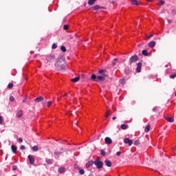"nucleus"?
<instances>
[{"label": "nucleus", "mask_w": 176, "mask_h": 176, "mask_svg": "<svg viewBox=\"0 0 176 176\" xmlns=\"http://www.w3.org/2000/svg\"><path fill=\"white\" fill-rule=\"evenodd\" d=\"M65 65H67V63L63 58H60L59 59H58L57 62L55 63V67L59 71L65 70Z\"/></svg>", "instance_id": "nucleus-1"}, {"label": "nucleus", "mask_w": 176, "mask_h": 176, "mask_svg": "<svg viewBox=\"0 0 176 176\" xmlns=\"http://www.w3.org/2000/svg\"><path fill=\"white\" fill-rule=\"evenodd\" d=\"M107 74H102L100 76H96V74H92L91 76V80H93L94 82H104V80H105V78H107Z\"/></svg>", "instance_id": "nucleus-2"}, {"label": "nucleus", "mask_w": 176, "mask_h": 176, "mask_svg": "<svg viewBox=\"0 0 176 176\" xmlns=\"http://www.w3.org/2000/svg\"><path fill=\"white\" fill-rule=\"evenodd\" d=\"M94 164H95L96 168L98 170L104 167V162H101V158H100V157H96V160L94 162Z\"/></svg>", "instance_id": "nucleus-3"}, {"label": "nucleus", "mask_w": 176, "mask_h": 176, "mask_svg": "<svg viewBox=\"0 0 176 176\" xmlns=\"http://www.w3.org/2000/svg\"><path fill=\"white\" fill-rule=\"evenodd\" d=\"M55 58L56 57L53 54H50L48 56H46V58H45L46 64L54 61Z\"/></svg>", "instance_id": "nucleus-4"}, {"label": "nucleus", "mask_w": 176, "mask_h": 176, "mask_svg": "<svg viewBox=\"0 0 176 176\" xmlns=\"http://www.w3.org/2000/svg\"><path fill=\"white\" fill-rule=\"evenodd\" d=\"M137 61H138V56L133 55L129 58V63L130 65H131V64H134L137 63Z\"/></svg>", "instance_id": "nucleus-5"}, {"label": "nucleus", "mask_w": 176, "mask_h": 176, "mask_svg": "<svg viewBox=\"0 0 176 176\" xmlns=\"http://www.w3.org/2000/svg\"><path fill=\"white\" fill-rule=\"evenodd\" d=\"M142 68V62H139L138 63V66H137V68H136V72H141V69Z\"/></svg>", "instance_id": "nucleus-6"}, {"label": "nucleus", "mask_w": 176, "mask_h": 176, "mask_svg": "<svg viewBox=\"0 0 176 176\" xmlns=\"http://www.w3.org/2000/svg\"><path fill=\"white\" fill-rule=\"evenodd\" d=\"M124 142L125 144H128L129 146H131L133 145V140H130L129 138H126L124 140Z\"/></svg>", "instance_id": "nucleus-7"}, {"label": "nucleus", "mask_w": 176, "mask_h": 176, "mask_svg": "<svg viewBox=\"0 0 176 176\" xmlns=\"http://www.w3.org/2000/svg\"><path fill=\"white\" fill-rule=\"evenodd\" d=\"M93 164H94V162L93 160H90L86 164L85 167L86 168H90Z\"/></svg>", "instance_id": "nucleus-8"}, {"label": "nucleus", "mask_w": 176, "mask_h": 176, "mask_svg": "<svg viewBox=\"0 0 176 176\" xmlns=\"http://www.w3.org/2000/svg\"><path fill=\"white\" fill-rule=\"evenodd\" d=\"M104 142L106 144H107V145H111V144H112V139H111L109 137H107L104 138Z\"/></svg>", "instance_id": "nucleus-9"}, {"label": "nucleus", "mask_w": 176, "mask_h": 176, "mask_svg": "<svg viewBox=\"0 0 176 176\" xmlns=\"http://www.w3.org/2000/svg\"><path fill=\"white\" fill-rule=\"evenodd\" d=\"M28 159L30 160V163L31 164H34V163H35V158H34V156L30 155H28Z\"/></svg>", "instance_id": "nucleus-10"}, {"label": "nucleus", "mask_w": 176, "mask_h": 176, "mask_svg": "<svg viewBox=\"0 0 176 176\" xmlns=\"http://www.w3.org/2000/svg\"><path fill=\"white\" fill-rule=\"evenodd\" d=\"M104 163L107 167H112V162L109 160H105Z\"/></svg>", "instance_id": "nucleus-11"}, {"label": "nucleus", "mask_w": 176, "mask_h": 176, "mask_svg": "<svg viewBox=\"0 0 176 176\" xmlns=\"http://www.w3.org/2000/svg\"><path fill=\"white\" fill-rule=\"evenodd\" d=\"M155 46H156V42L155 41H151L148 43V47H151V49H153V47H155Z\"/></svg>", "instance_id": "nucleus-12"}, {"label": "nucleus", "mask_w": 176, "mask_h": 176, "mask_svg": "<svg viewBox=\"0 0 176 176\" xmlns=\"http://www.w3.org/2000/svg\"><path fill=\"white\" fill-rule=\"evenodd\" d=\"M44 98L43 96H39L34 99L35 102H41V101H43Z\"/></svg>", "instance_id": "nucleus-13"}, {"label": "nucleus", "mask_w": 176, "mask_h": 176, "mask_svg": "<svg viewBox=\"0 0 176 176\" xmlns=\"http://www.w3.org/2000/svg\"><path fill=\"white\" fill-rule=\"evenodd\" d=\"M165 119L167 122H169V123H173V122H174V118L173 117H165Z\"/></svg>", "instance_id": "nucleus-14"}, {"label": "nucleus", "mask_w": 176, "mask_h": 176, "mask_svg": "<svg viewBox=\"0 0 176 176\" xmlns=\"http://www.w3.org/2000/svg\"><path fill=\"white\" fill-rule=\"evenodd\" d=\"M80 79V77L77 76V77H75L74 78H72V82H73L74 83H76V82H79Z\"/></svg>", "instance_id": "nucleus-15"}, {"label": "nucleus", "mask_w": 176, "mask_h": 176, "mask_svg": "<svg viewBox=\"0 0 176 176\" xmlns=\"http://www.w3.org/2000/svg\"><path fill=\"white\" fill-rule=\"evenodd\" d=\"M23 116V110H19L16 113V118H21Z\"/></svg>", "instance_id": "nucleus-16"}, {"label": "nucleus", "mask_w": 176, "mask_h": 176, "mask_svg": "<svg viewBox=\"0 0 176 176\" xmlns=\"http://www.w3.org/2000/svg\"><path fill=\"white\" fill-rule=\"evenodd\" d=\"M132 5H136L137 6H140V3L137 0H131Z\"/></svg>", "instance_id": "nucleus-17"}, {"label": "nucleus", "mask_w": 176, "mask_h": 176, "mask_svg": "<svg viewBox=\"0 0 176 176\" xmlns=\"http://www.w3.org/2000/svg\"><path fill=\"white\" fill-rule=\"evenodd\" d=\"M11 149H12L13 153H17V148H16V146H14V145L11 146Z\"/></svg>", "instance_id": "nucleus-18"}, {"label": "nucleus", "mask_w": 176, "mask_h": 176, "mask_svg": "<svg viewBox=\"0 0 176 176\" xmlns=\"http://www.w3.org/2000/svg\"><path fill=\"white\" fill-rule=\"evenodd\" d=\"M120 127L122 130H127L129 129V126L126 124H121Z\"/></svg>", "instance_id": "nucleus-19"}, {"label": "nucleus", "mask_w": 176, "mask_h": 176, "mask_svg": "<svg viewBox=\"0 0 176 176\" xmlns=\"http://www.w3.org/2000/svg\"><path fill=\"white\" fill-rule=\"evenodd\" d=\"M33 152H38V151H39V147L38 146H34L32 148Z\"/></svg>", "instance_id": "nucleus-20"}, {"label": "nucleus", "mask_w": 176, "mask_h": 176, "mask_svg": "<svg viewBox=\"0 0 176 176\" xmlns=\"http://www.w3.org/2000/svg\"><path fill=\"white\" fill-rule=\"evenodd\" d=\"M98 72L100 75H105V73L107 72V69H100Z\"/></svg>", "instance_id": "nucleus-21"}, {"label": "nucleus", "mask_w": 176, "mask_h": 176, "mask_svg": "<svg viewBox=\"0 0 176 176\" xmlns=\"http://www.w3.org/2000/svg\"><path fill=\"white\" fill-rule=\"evenodd\" d=\"M150 130H151V124H148L145 128L144 131L145 133H148Z\"/></svg>", "instance_id": "nucleus-22"}, {"label": "nucleus", "mask_w": 176, "mask_h": 176, "mask_svg": "<svg viewBox=\"0 0 176 176\" xmlns=\"http://www.w3.org/2000/svg\"><path fill=\"white\" fill-rule=\"evenodd\" d=\"M64 171H65V168L62 167V168H58V173H59V174H63V173H64Z\"/></svg>", "instance_id": "nucleus-23"}, {"label": "nucleus", "mask_w": 176, "mask_h": 176, "mask_svg": "<svg viewBox=\"0 0 176 176\" xmlns=\"http://www.w3.org/2000/svg\"><path fill=\"white\" fill-rule=\"evenodd\" d=\"M97 0H89L88 1V5H89L90 6H91Z\"/></svg>", "instance_id": "nucleus-24"}, {"label": "nucleus", "mask_w": 176, "mask_h": 176, "mask_svg": "<svg viewBox=\"0 0 176 176\" xmlns=\"http://www.w3.org/2000/svg\"><path fill=\"white\" fill-rule=\"evenodd\" d=\"M142 54H143V56H148V53L146 50H142Z\"/></svg>", "instance_id": "nucleus-25"}, {"label": "nucleus", "mask_w": 176, "mask_h": 176, "mask_svg": "<svg viewBox=\"0 0 176 176\" xmlns=\"http://www.w3.org/2000/svg\"><path fill=\"white\" fill-rule=\"evenodd\" d=\"M110 113H111V110L108 109L105 115V118H107V119H108V118L109 117Z\"/></svg>", "instance_id": "nucleus-26"}, {"label": "nucleus", "mask_w": 176, "mask_h": 176, "mask_svg": "<svg viewBox=\"0 0 176 176\" xmlns=\"http://www.w3.org/2000/svg\"><path fill=\"white\" fill-rule=\"evenodd\" d=\"M94 9L95 10H100V9H102V7H101V6H95L94 7Z\"/></svg>", "instance_id": "nucleus-27"}, {"label": "nucleus", "mask_w": 176, "mask_h": 176, "mask_svg": "<svg viewBox=\"0 0 176 176\" xmlns=\"http://www.w3.org/2000/svg\"><path fill=\"white\" fill-rule=\"evenodd\" d=\"M60 50H61L62 52H67V48L65 47V46H61Z\"/></svg>", "instance_id": "nucleus-28"}, {"label": "nucleus", "mask_w": 176, "mask_h": 176, "mask_svg": "<svg viewBox=\"0 0 176 176\" xmlns=\"http://www.w3.org/2000/svg\"><path fill=\"white\" fill-rule=\"evenodd\" d=\"M165 3V1H159L157 5H161V6H163V5H164Z\"/></svg>", "instance_id": "nucleus-29"}, {"label": "nucleus", "mask_w": 176, "mask_h": 176, "mask_svg": "<svg viewBox=\"0 0 176 176\" xmlns=\"http://www.w3.org/2000/svg\"><path fill=\"white\" fill-rule=\"evenodd\" d=\"M118 62V59L117 58H114L112 65L113 67H115V65H116V63Z\"/></svg>", "instance_id": "nucleus-30"}, {"label": "nucleus", "mask_w": 176, "mask_h": 176, "mask_svg": "<svg viewBox=\"0 0 176 176\" xmlns=\"http://www.w3.org/2000/svg\"><path fill=\"white\" fill-rule=\"evenodd\" d=\"M8 89H13V83L10 82L8 85Z\"/></svg>", "instance_id": "nucleus-31"}, {"label": "nucleus", "mask_w": 176, "mask_h": 176, "mask_svg": "<svg viewBox=\"0 0 176 176\" xmlns=\"http://www.w3.org/2000/svg\"><path fill=\"white\" fill-rule=\"evenodd\" d=\"M79 174H80V175H83V174H85V170L80 169L79 170Z\"/></svg>", "instance_id": "nucleus-32"}, {"label": "nucleus", "mask_w": 176, "mask_h": 176, "mask_svg": "<svg viewBox=\"0 0 176 176\" xmlns=\"http://www.w3.org/2000/svg\"><path fill=\"white\" fill-rule=\"evenodd\" d=\"M100 155H102V156H105V155H106L105 151L101 150L100 151Z\"/></svg>", "instance_id": "nucleus-33"}, {"label": "nucleus", "mask_w": 176, "mask_h": 176, "mask_svg": "<svg viewBox=\"0 0 176 176\" xmlns=\"http://www.w3.org/2000/svg\"><path fill=\"white\" fill-rule=\"evenodd\" d=\"M52 49H57V44L54 43V44L52 45Z\"/></svg>", "instance_id": "nucleus-34"}, {"label": "nucleus", "mask_w": 176, "mask_h": 176, "mask_svg": "<svg viewBox=\"0 0 176 176\" xmlns=\"http://www.w3.org/2000/svg\"><path fill=\"white\" fill-rule=\"evenodd\" d=\"M125 82H126V80H124V79H121L120 80V84L121 85H124Z\"/></svg>", "instance_id": "nucleus-35"}, {"label": "nucleus", "mask_w": 176, "mask_h": 176, "mask_svg": "<svg viewBox=\"0 0 176 176\" xmlns=\"http://www.w3.org/2000/svg\"><path fill=\"white\" fill-rule=\"evenodd\" d=\"M133 144L134 145H140V140H135Z\"/></svg>", "instance_id": "nucleus-36"}, {"label": "nucleus", "mask_w": 176, "mask_h": 176, "mask_svg": "<svg viewBox=\"0 0 176 176\" xmlns=\"http://www.w3.org/2000/svg\"><path fill=\"white\" fill-rule=\"evenodd\" d=\"M3 123V118L2 116H0V124H2Z\"/></svg>", "instance_id": "nucleus-37"}, {"label": "nucleus", "mask_w": 176, "mask_h": 176, "mask_svg": "<svg viewBox=\"0 0 176 176\" xmlns=\"http://www.w3.org/2000/svg\"><path fill=\"white\" fill-rule=\"evenodd\" d=\"M54 155H55L56 156H58V155H61V152L55 151V152H54Z\"/></svg>", "instance_id": "nucleus-38"}, {"label": "nucleus", "mask_w": 176, "mask_h": 176, "mask_svg": "<svg viewBox=\"0 0 176 176\" xmlns=\"http://www.w3.org/2000/svg\"><path fill=\"white\" fill-rule=\"evenodd\" d=\"M68 28H69L68 25H65L63 26V30H68Z\"/></svg>", "instance_id": "nucleus-39"}, {"label": "nucleus", "mask_w": 176, "mask_h": 176, "mask_svg": "<svg viewBox=\"0 0 176 176\" xmlns=\"http://www.w3.org/2000/svg\"><path fill=\"white\" fill-rule=\"evenodd\" d=\"M12 170L14 171H16V170H17V166H16V165L12 166Z\"/></svg>", "instance_id": "nucleus-40"}, {"label": "nucleus", "mask_w": 176, "mask_h": 176, "mask_svg": "<svg viewBox=\"0 0 176 176\" xmlns=\"http://www.w3.org/2000/svg\"><path fill=\"white\" fill-rule=\"evenodd\" d=\"M170 79H174V78H176V74H174L173 75L170 76Z\"/></svg>", "instance_id": "nucleus-41"}, {"label": "nucleus", "mask_w": 176, "mask_h": 176, "mask_svg": "<svg viewBox=\"0 0 176 176\" xmlns=\"http://www.w3.org/2000/svg\"><path fill=\"white\" fill-rule=\"evenodd\" d=\"M10 101H11V102L14 101V97L10 96Z\"/></svg>", "instance_id": "nucleus-42"}, {"label": "nucleus", "mask_w": 176, "mask_h": 176, "mask_svg": "<svg viewBox=\"0 0 176 176\" xmlns=\"http://www.w3.org/2000/svg\"><path fill=\"white\" fill-rule=\"evenodd\" d=\"M52 102H52V101H49V102L47 103V107H50V105H52Z\"/></svg>", "instance_id": "nucleus-43"}, {"label": "nucleus", "mask_w": 176, "mask_h": 176, "mask_svg": "<svg viewBox=\"0 0 176 176\" xmlns=\"http://www.w3.org/2000/svg\"><path fill=\"white\" fill-rule=\"evenodd\" d=\"M20 149H21V151H24L25 149V146H21Z\"/></svg>", "instance_id": "nucleus-44"}, {"label": "nucleus", "mask_w": 176, "mask_h": 176, "mask_svg": "<svg viewBox=\"0 0 176 176\" xmlns=\"http://www.w3.org/2000/svg\"><path fill=\"white\" fill-rule=\"evenodd\" d=\"M157 109V107H155L153 108V112H156V110Z\"/></svg>", "instance_id": "nucleus-45"}, {"label": "nucleus", "mask_w": 176, "mask_h": 176, "mask_svg": "<svg viewBox=\"0 0 176 176\" xmlns=\"http://www.w3.org/2000/svg\"><path fill=\"white\" fill-rule=\"evenodd\" d=\"M116 155H117L118 156H120V155H122V152L118 151V152L116 153Z\"/></svg>", "instance_id": "nucleus-46"}, {"label": "nucleus", "mask_w": 176, "mask_h": 176, "mask_svg": "<svg viewBox=\"0 0 176 176\" xmlns=\"http://www.w3.org/2000/svg\"><path fill=\"white\" fill-rule=\"evenodd\" d=\"M47 163L48 164H52V160H47Z\"/></svg>", "instance_id": "nucleus-47"}, {"label": "nucleus", "mask_w": 176, "mask_h": 176, "mask_svg": "<svg viewBox=\"0 0 176 176\" xmlns=\"http://www.w3.org/2000/svg\"><path fill=\"white\" fill-rule=\"evenodd\" d=\"M168 23H169V24H171V23H173V20H171V19H168Z\"/></svg>", "instance_id": "nucleus-48"}, {"label": "nucleus", "mask_w": 176, "mask_h": 176, "mask_svg": "<svg viewBox=\"0 0 176 176\" xmlns=\"http://www.w3.org/2000/svg\"><path fill=\"white\" fill-rule=\"evenodd\" d=\"M153 36V34H150L149 36H148L147 37L149 39V38H152Z\"/></svg>", "instance_id": "nucleus-49"}, {"label": "nucleus", "mask_w": 176, "mask_h": 176, "mask_svg": "<svg viewBox=\"0 0 176 176\" xmlns=\"http://www.w3.org/2000/svg\"><path fill=\"white\" fill-rule=\"evenodd\" d=\"M19 142H23V138H19Z\"/></svg>", "instance_id": "nucleus-50"}, {"label": "nucleus", "mask_w": 176, "mask_h": 176, "mask_svg": "<svg viewBox=\"0 0 176 176\" xmlns=\"http://www.w3.org/2000/svg\"><path fill=\"white\" fill-rule=\"evenodd\" d=\"M63 97H68V94H65L63 95Z\"/></svg>", "instance_id": "nucleus-51"}, {"label": "nucleus", "mask_w": 176, "mask_h": 176, "mask_svg": "<svg viewBox=\"0 0 176 176\" xmlns=\"http://www.w3.org/2000/svg\"><path fill=\"white\" fill-rule=\"evenodd\" d=\"M112 120H116V116L113 117Z\"/></svg>", "instance_id": "nucleus-52"}, {"label": "nucleus", "mask_w": 176, "mask_h": 176, "mask_svg": "<svg viewBox=\"0 0 176 176\" xmlns=\"http://www.w3.org/2000/svg\"><path fill=\"white\" fill-rule=\"evenodd\" d=\"M173 151L175 152V155H176V148H173Z\"/></svg>", "instance_id": "nucleus-53"}, {"label": "nucleus", "mask_w": 176, "mask_h": 176, "mask_svg": "<svg viewBox=\"0 0 176 176\" xmlns=\"http://www.w3.org/2000/svg\"><path fill=\"white\" fill-rule=\"evenodd\" d=\"M81 76H82V78H85L86 76L85 74H82Z\"/></svg>", "instance_id": "nucleus-54"}, {"label": "nucleus", "mask_w": 176, "mask_h": 176, "mask_svg": "<svg viewBox=\"0 0 176 176\" xmlns=\"http://www.w3.org/2000/svg\"><path fill=\"white\" fill-rule=\"evenodd\" d=\"M146 1H147V2H152V1L153 0H146Z\"/></svg>", "instance_id": "nucleus-55"}, {"label": "nucleus", "mask_w": 176, "mask_h": 176, "mask_svg": "<svg viewBox=\"0 0 176 176\" xmlns=\"http://www.w3.org/2000/svg\"><path fill=\"white\" fill-rule=\"evenodd\" d=\"M111 152H112V151L110 150L109 152V153H111Z\"/></svg>", "instance_id": "nucleus-56"}, {"label": "nucleus", "mask_w": 176, "mask_h": 176, "mask_svg": "<svg viewBox=\"0 0 176 176\" xmlns=\"http://www.w3.org/2000/svg\"><path fill=\"white\" fill-rule=\"evenodd\" d=\"M175 97H176V91H175Z\"/></svg>", "instance_id": "nucleus-57"}, {"label": "nucleus", "mask_w": 176, "mask_h": 176, "mask_svg": "<svg viewBox=\"0 0 176 176\" xmlns=\"http://www.w3.org/2000/svg\"><path fill=\"white\" fill-rule=\"evenodd\" d=\"M22 102H25V100H23Z\"/></svg>", "instance_id": "nucleus-58"}]
</instances>
